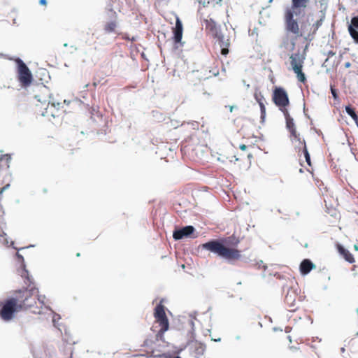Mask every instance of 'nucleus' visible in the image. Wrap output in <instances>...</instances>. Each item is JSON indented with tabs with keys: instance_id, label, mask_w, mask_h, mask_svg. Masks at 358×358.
<instances>
[{
	"instance_id": "4468645a",
	"label": "nucleus",
	"mask_w": 358,
	"mask_h": 358,
	"mask_svg": "<svg viewBox=\"0 0 358 358\" xmlns=\"http://www.w3.org/2000/svg\"><path fill=\"white\" fill-rule=\"evenodd\" d=\"M173 39L176 43H180L182 37V24L179 17H176V26L173 29Z\"/></svg>"
},
{
	"instance_id": "f704fd0d",
	"label": "nucleus",
	"mask_w": 358,
	"mask_h": 358,
	"mask_svg": "<svg viewBox=\"0 0 358 358\" xmlns=\"http://www.w3.org/2000/svg\"><path fill=\"white\" fill-rule=\"evenodd\" d=\"M42 5L45 6L47 1H40Z\"/></svg>"
},
{
	"instance_id": "f257e3e1",
	"label": "nucleus",
	"mask_w": 358,
	"mask_h": 358,
	"mask_svg": "<svg viewBox=\"0 0 358 358\" xmlns=\"http://www.w3.org/2000/svg\"><path fill=\"white\" fill-rule=\"evenodd\" d=\"M36 303V298L31 289L15 290L10 297L0 301V317L3 321H10L15 313L26 310Z\"/></svg>"
},
{
	"instance_id": "39448f33",
	"label": "nucleus",
	"mask_w": 358,
	"mask_h": 358,
	"mask_svg": "<svg viewBox=\"0 0 358 358\" xmlns=\"http://www.w3.org/2000/svg\"><path fill=\"white\" fill-rule=\"evenodd\" d=\"M305 59V54L300 53L299 52L293 53L289 56L290 65L292 70L296 75L297 80L303 84L306 83V76L302 71Z\"/></svg>"
},
{
	"instance_id": "ea45409f",
	"label": "nucleus",
	"mask_w": 358,
	"mask_h": 358,
	"mask_svg": "<svg viewBox=\"0 0 358 358\" xmlns=\"http://www.w3.org/2000/svg\"><path fill=\"white\" fill-rule=\"evenodd\" d=\"M76 256H77V257H80V254L79 252H78V253L76 254Z\"/></svg>"
},
{
	"instance_id": "f3484780",
	"label": "nucleus",
	"mask_w": 358,
	"mask_h": 358,
	"mask_svg": "<svg viewBox=\"0 0 358 358\" xmlns=\"http://www.w3.org/2000/svg\"><path fill=\"white\" fill-rule=\"evenodd\" d=\"M282 113H283V115L285 116V118L286 128L288 130L289 133H290L292 131H296V124L294 123V119L289 115V111L288 110L283 111Z\"/></svg>"
},
{
	"instance_id": "393cba45",
	"label": "nucleus",
	"mask_w": 358,
	"mask_h": 358,
	"mask_svg": "<svg viewBox=\"0 0 358 358\" xmlns=\"http://www.w3.org/2000/svg\"><path fill=\"white\" fill-rule=\"evenodd\" d=\"M349 26H352L355 29H358V17H354L351 20V24Z\"/></svg>"
},
{
	"instance_id": "c85d7f7f",
	"label": "nucleus",
	"mask_w": 358,
	"mask_h": 358,
	"mask_svg": "<svg viewBox=\"0 0 358 358\" xmlns=\"http://www.w3.org/2000/svg\"><path fill=\"white\" fill-rule=\"evenodd\" d=\"M331 94H332L333 96L334 97V99H337L338 96H337L336 90L333 87H331Z\"/></svg>"
},
{
	"instance_id": "72a5a7b5",
	"label": "nucleus",
	"mask_w": 358,
	"mask_h": 358,
	"mask_svg": "<svg viewBox=\"0 0 358 358\" xmlns=\"http://www.w3.org/2000/svg\"><path fill=\"white\" fill-rule=\"evenodd\" d=\"M16 255H17V257L18 258H20V259H22V258H23V257H22V256L20 254H19L18 252H17V253H16Z\"/></svg>"
},
{
	"instance_id": "7c9ffc66",
	"label": "nucleus",
	"mask_w": 358,
	"mask_h": 358,
	"mask_svg": "<svg viewBox=\"0 0 358 358\" xmlns=\"http://www.w3.org/2000/svg\"><path fill=\"white\" fill-rule=\"evenodd\" d=\"M327 55H328V57H332V56L335 55V52H333L332 50H330L328 52Z\"/></svg>"
},
{
	"instance_id": "2eb2a0df",
	"label": "nucleus",
	"mask_w": 358,
	"mask_h": 358,
	"mask_svg": "<svg viewBox=\"0 0 358 358\" xmlns=\"http://www.w3.org/2000/svg\"><path fill=\"white\" fill-rule=\"evenodd\" d=\"M205 22L206 30L210 33L213 38L221 32L220 29L217 27L215 21L212 20H206Z\"/></svg>"
},
{
	"instance_id": "79ce46f5",
	"label": "nucleus",
	"mask_w": 358,
	"mask_h": 358,
	"mask_svg": "<svg viewBox=\"0 0 358 358\" xmlns=\"http://www.w3.org/2000/svg\"><path fill=\"white\" fill-rule=\"evenodd\" d=\"M357 335L358 336V332L357 333Z\"/></svg>"
},
{
	"instance_id": "f03ea898",
	"label": "nucleus",
	"mask_w": 358,
	"mask_h": 358,
	"mask_svg": "<svg viewBox=\"0 0 358 358\" xmlns=\"http://www.w3.org/2000/svg\"><path fill=\"white\" fill-rule=\"evenodd\" d=\"M241 239L235 234L218 240H213L202 245V248L214 252L229 261L239 260L241 258V250L235 248Z\"/></svg>"
},
{
	"instance_id": "bb28decb",
	"label": "nucleus",
	"mask_w": 358,
	"mask_h": 358,
	"mask_svg": "<svg viewBox=\"0 0 358 358\" xmlns=\"http://www.w3.org/2000/svg\"><path fill=\"white\" fill-rule=\"evenodd\" d=\"M227 159L229 162H236V161H237V160H238V159L236 157V156H235V155H232L231 156L227 157Z\"/></svg>"
},
{
	"instance_id": "e433bc0d",
	"label": "nucleus",
	"mask_w": 358,
	"mask_h": 358,
	"mask_svg": "<svg viewBox=\"0 0 358 358\" xmlns=\"http://www.w3.org/2000/svg\"><path fill=\"white\" fill-rule=\"evenodd\" d=\"M25 273H27V276L26 277L27 278L28 280H29V276H28V273H27V271H25Z\"/></svg>"
},
{
	"instance_id": "9b49d317",
	"label": "nucleus",
	"mask_w": 358,
	"mask_h": 358,
	"mask_svg": "<svg viewBox=\"0 0 358 358\" xmlns=\"http://www.w3.org/2000/svg\"><path fill=\"white\" fill-rule=\"evenodd\" d=\"M213 38L217 40L221 48V54L222 55L227 56L229 53V47L230 46L229 39L225 38L221 32Z\"/></svg>"
},
{
	"instance_id": "58836bf2",
	"label": "nucleus",
	"mask_w": 358,
	"mask_h": 358,
	"mask_svg": "<svg viewBox=\"0 0 358 358\" xmlns=\"http://www.w3.org/2000/svg\"><path fill=\"white\" fill-rule=\"evenodd\" d=\"M97 83L96 82H94L93 85L96 86Z\"/></svg>"
},
{
	"instance_id": "ddd939ff",
	"label": "nucleus",
	"mask_w": 358,
	"mask_h": 358,
	"mask_svg": "<svg viewBox=\"0 0 358 358\" xmlns=\"http://www.w3.org/2000/svg\"><path fill=\"white\" fill-rule=\"evenodd\" d=\"M11 157L8 154L1 155L0 156V176L4 171H8L10 167ZM3 184V181L0 180V185Z\"/></svg>"
},
{
	"instance_id": "1a4fd4ad",
	"label": "nucleus",
	"mask_w": 358,
	"mask_h": 358,
	"mask_svg": "<svg viewBox=\"0 0 358 358\" xmlns=\"http://www.w3.org/2000/svg\"><path fill=\"white\" fill-rule=\"evenodd\" d=\"M297 299L298 296L294 290L289 289L287 291L285 297V303L287 306L289 311L294 312L296 310Z\"/></svg>"
},
{
	"instance_id": "0eeeda50",
	"label": "nucleus",
	"mask_w": 358,
	"mask_h": 358,
	"mask_svg": "<svg viewBox=\"0 0 358 358\" xmlns=\"http://www.w3.org/2000/svg\"><path fill=\"white\" fill-rule=\"evenodd\" d=\"M16 63L17 64L18 81L20 82L22 87H27L31 84L33 81L32 74L27 66L22 59H17Z\"/></svg>"
},
{
	"instance_id": "dca6fc26",
	"label": "nucleus",
	"mask_w": 358,
	"mask_h": 358,
	"mask_svg": "<svg viewBox=\"0 0 358 358\" xmlns=\"http://www.w3.org/2000/svg\"><path fill=\"white\" fill-rule=\"evenodd\" d=\"M315 265L308 259H303L300 264V271L303 275H307Z\"/></svg>"
},
{
	"instance_id": "a211bd4d",
	"label": "nucleus",
	"mask_w": 358,
	"mask_h": 358,
	"mask_svg": "<svg viewBox=\"0 0 358 358\" xmlns=\"http://www.w3.org/2000/svg\"><path fill=\"white\" fill-rule=\"evenodd\" d=\"M337 249L338 252L343 257L345 261L350 264H352L355 262L352 254L349 250L344 248L342 245H338Z\"/></svg>"
},
{
	"instance_id": "473e14b6",
	"label": "nucleus",
	"mask_w": 358,
	"mask_h": 358,
	"mask_svg": "<svg viewBox=\"0 0 358 358\" xmlns=\"http://www.w3.org/2000/svg\"><path fill=\"white\" fill-rule=\"evenodd\" d=\"M350 66H351V64H350V62H346V63L345 64V66L346 68H349Z\"/></svg>"
},
{
	"instance_id": "a19ab883",
	"label": "nucleus",
	"mask_w": 358,
	"mask_h": 358,
	"mask_svg": "<svg viewBox=\"0 0 358 358\" xmlns=\"http://www.w3.org/2000/svg\"><path fill=\"white\" fill-rule=\"evenodd\" d=\"M175 358H181V357H175Z\"/></svg>"
},
{
	"instance_id": "b1692460",
	"label": "nucleus",
	"mask_w": 358,
	"mask_h": 358,
	"mask_svg": "<svg viewBox=\"0 0 358 358\" xmlns=\"http://www.w3.org/2000/svg\"><path fill=\"white\" fill-rule=\"evenodd\" d=\"M255 99L257 101V103L259 104L260 103H264L265 99L263 96V94L261 92H256L254 94Z\"/></svg>"
},
{
	"instance_id": "aec40b11",
	"label": "nucleus",
	"mask_w": 358,
	"mask_h": 358,
	"mask_svg": "<svg viewBox=\"0 0 358 358\" xmlns=\"http://www.w3.org/2000/svg\"><path fill=\"white\" fill-rule=\"evenodd\" d=\"M10 187V183H7L5 185H3L2 187L0 188V201L2 198V194L3 192L6 189H8ZM5 212L3 210V208L2 205L0 203V223H2L3 221V216H4Z\"/></svg>"
},
{
	"instance_id": "f8f14e48",
	"label": "nucleus",
	"mask_w": 358,
	"mask_h": 358,
	"mask_svg": "<svg viewBox=\"0 0 358 358\" xmlns=\"http://www.w3.org/2000/svg\"><path fill=\"white\" fill-rule=\"evenodd\" d=\"M194 231V228L192 226H187L182 229L176 230L173 232V237L176 240H180L184 237L190 236Z\"/></svg>"
},
{
	"instance_id": "5701e85b",
	"label": "nucleus",
	"mask_w": 358,
	"mask_h": 358,
	"mask_svg": "<svg viewBox=\"0 0 358 358\" xmlns=\"http://www.w3.org/2000/svg\"><path fill=\"white\" fill-rule=\"evenodd\" d=\"M301 150L303 151V153L306 158V162H307L308 165L310 166H311L310 157V154L308 151L307 147L306 146V147L303 148L301 149Z\"/></svg>"
},
{
	"instance_id": "4be33fe9",
	"label": "nucleus",
	"mask_w": 358,
	"mask_h": 358,
	"mask_svg": "<svg viewBox=\"0 0 358 358\" xmlns=\"http://www.w3.org/2000/svg\"><path fill=\"white\" fill-rule=\"evenodd\" d=\"M345 111L355 121H358V116L356 114L354 108L348 106L345 107Z\"/></svg>"
},
{
	"instance_id": "7ed1b4c3",
	"label": "nucleus",
	"mask_w": 358,
	"mask_h": 358,
	"mask_svg": "<svg viewBox=\"0 0 358 358\" xmlns=\"http://www.w3.org/2000/svg\"><path fill=\"white\" fill-rule=\"evenodd\" d=\"M306 2L292 1V5L287 7L285 10V29L287 34H292L295 38L303 36L299 22L301 18L303 17L306 15Z\"/></svg>"
},
{
	"instance_id": "423d86ee",
	"label": "nucleus",
	"mask_w": 358,
	"mask_h": 358,
	"mask_svg": "<svg viewBox=\"0 0 358 358\" xmlns=\"http://www.w3.org/2000/svg\"><path fill=\"white\" fill-rule=\"evenodd\" d=\"M155 335L149 336L144 341L143 346L145 348L148 354L153 357H160L161 344L159 342H164V335L160 336L159 333L155 332Z\"/></svg>"
},
{
	"instance_id": "6ab92c4d",
	"label": "nucleus",
	"mask_w": 358,
	"mask_h": 358,
	"mask_svg": "<svg viewBox=\"0 0 358 358\" xmlns=\"http://www.w3.org/2000/svg\"><path fill=\"white\" fill-rule=\"evenodd\" d=\"M117 27V21L112 20V21L106 22L104 24L103 29H104L105 32L109 34V33L115 32Z\"/></svg>"
},
{
	"instance_id": "20e7f679",
	"label": "nucleus",
	"mask_w": 358,
	"mask_h": 358,
	"mask_svg": "<svg viewBox=\"0 0 358 358\" xmlns=\"http://www.w3.org/2000/svg\"><path fill=\"white\" fill-rule=\"evenodd\" d=\"M153 316L155 321L151 327L153 332L159 333V336L164 335V333L169 329V322L165 312V306L160 301L154 309Z\"/></svg>"
},
{
	"instance_id": "cd10ccee",
	"label": "nucleus",
	"mask_w": 358,
	"mask_h": 358,
	"mask_svg": "<svg viewBox=\"0 0 358 358\" xmlns=\"http://www.w3.org/2000/svg\"><path fill=\"white\" fill-rule=\"evenodd\" d=\"M322 19H320V20H317V22L314 24V26L315 27V30H317L318 29V27L322 24Z\"/></svg>"
},
{
	"instance_id": "c756f323",
	"label": "nucleus",
	"mask_w": 358,
	"mask_h": 358,
	"mask_svg": "<svg viewBox=\"0 0 358 358\" xmlns=\"http://www.w3.org/2000/svg\"><path fill=\"white\" fill-rule=\"evenodd\" d=\"M239 148L241 150H245L248 148V146L244 144H242V145H240Z\"/></svg>"
},
{
	"instance_id": "6e6552de",
	"label": "nucleus",
	"mask_w": 358,
	"mask_h": 358,
	"mask_svg": "<svg viewBox=\"0 0 358 358\" xmlns=\"http://www.w3.org/2000/svg\"><path fill=\"white\" fill-rule=\"evenodd\" d=\"M272 101L282 113L287 111L289 105V100L286 90L280 87H276L273 91Z\"/></svg>"
},
{
	"instance_id": "c9c22d12",
	"label": "nucleus",
	"mask_w": 358,
	"mask_h": 358,
	"mask_svg": "<svg viewBox=\"0 0 358 358\" xmlns=\"http://www.w3.org/2000/svg\"><path fill=\"white\" fill-rule=\"evenodd\" d=\"M234 106H229V110L230 112L233 111Z\"/></svg>"
},
{
	"instance_id": "2f4dec72",
	"label": "nucleus",
	"mask_w": 358,
	"mask_h": 358,
	"mask_svg": "<svg viewBox=\"0 0 358 358\" xmlns=\"http://www.w3.org/2000/svg\"><path fill=\"white\" fill-rule=\"evenodd\" d=\"M5 235L6 234L4 233V231L1 229H0V236H3Z\"/></svg>"
},
{
	"instance_id": "a878e982",
	"label": "nucleus",
	"mask_w": 358,
	"mask_h": 358,
	"mask_svg": "<svg viewBox=\"0 0 358 358\" xmlns=\"http://www.w3.org/2000/svg\"><path fill=\"white\" fill-rule=\"evenodd\" d=\"M259 105L261 110V117L262 118H264L266 115V107L264 103H260Z\"/></svg>"
},
{
	"instance_id": "9d476101",
	"label": "nucleus",
	"mask_w": 358,
	"mask_h": 358,
	"mask_svg": "<svg viewBox=\"0 0 358 358\" xmlns=\"http://www.w3.org/2000/svg\"><path fill=\"white\" fill-rule=\"evenodd\" d=\"M289 139L294 145L296 149L298 150V152H300L301 149L306 146L305 139L301 136L300 133L298 132L297 130L289 133Z\"/></svg>"
},
{
	"instance_id": "412c9836",
	"label": "nucleus",
	"mask_w": 358,
	"mask_h": 358,
	"mask_svg": "<svg viewBox=\"0 0 358 358\" xmlns=\"http://www.w3.org/2000/svg\"><path fill=\"white\" fill-rule=\"evenodd\" d=\"M348 31L356 43H358V29H355L352 26H348Z\"/></svg>"
},
{
	"instance_id": "4c0bfd02",
	"label": "nucleus",
	"mask_w": 358,
	"mask_h": 358,
	"mask_svg": "<svg viewBox=\"0 0 358 358\" xmlns=\"http://www.w3.org/2000/svg\"><path fill=\"white\" fill-rule=\"evenodd\" d=\"M248 158L252 157V155H250V154H249V155H248Z\"/></svg>"
}]
</instances>
